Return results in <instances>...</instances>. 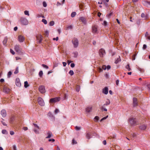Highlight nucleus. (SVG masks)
<instances>
[{
	"mask_svg": "<svg viewBox=\"0 0 150 150\" xmlns=\"http://www.w3.org/2000/svg\"><path fill=\"white\" fill-rule=\"evenodd\" d=\"M19 22L20 24L23 25H27L29 23L27 19L23 17H21L20 19Z\"/></svg>",
	"mask_w": 150,
	"mask_h": 150,
	"instance_id": "f257e3e1",
	"label": "nucleus"
},
{
	"mask_svg": "<svg viewBox=\"0 0 150 150\" xmlns=\"http://www.w3.org/2000/svg\"><path fill=\"white\" fill-rule=\"evenodd\" d=\"M129 123L132 125H137L138 122L136 118L131 117L129 119Z\"/></svg>",
	"mask_w": 150,
	"mask_h": 150,
	"instance_id": "f03ea898",
	"label": "nucleus"
},
{
	"mask_svg": "<svg viewBox=\"0 0 150 150\" xmlns=\"http://www.w3.org/2000/svg\"><path fill=\"white\" fill-rule=\"evenodd\" d=\"M38 101L39 104L41 106H44L45 105V103L41 97H39L38 98Z\"/></svg>",
	"mask_w": 150,
	"mask_h": 150,
	"instance_id": "7ed1b4c3",
	"label": "nucleus"
},
{
	"mask_svg": "<svg viewBox=\"0 0 150 150\" xmlns=\"http://www.w3.org/2000/svg\"><path fill=\"white\" fill-rule=\"evenodd\" d=\"M15 50L18 53L20 54L21 52V46L19 45H16L15 46Z\"/></svg>",
	"mask_w": 150,
	"mask_h": 150,
	"instance_id": "20e7f679",
	"label": "nucleus"
},
{
	"mask_svg": "<svg viewBox=\"0 0 150 150\" xmlns=\"http://www.w3.org/2000/svg\"><path fill=\"white\" fill-rule=\"evenodd\" d=\"M72 42L74 47H77L78 45V41L76 38H74L72 40Z\"/></svg>",
	"mask_w": 150,
	"mask_h": 150,
	"instance_id": "39448f33",
	"label": "nucleus"
},
{
	"mask_svg": "<svg viewBox=\"0 0 150 150\" xmlns=\"http://www.w3.org/2000/svg\"><path fill=\"white\" fill-rule=\"evenodd\" d=\"M39 91L42 93H44L46 92L45 87L43 86H40L38 88Z\"/></svg>",
	"mask_w": 150,
	"mask_h": 150,
	"instance_id": "423d86ee",
	"label": "nucleus"
},
{
	"mask_svg": "<svg viewBox=\"0 0 150 150\" xmlns=\"http://www.w3.org/2000/svg\"><path fill=\"white\" fill-rule=\"evenodd\" d=\"M60 100V98L56 97L51 98L50 100V102L51 103H53L59 101Z\"/></svg>",
	"mask_w": 150,
	"mask_h": 150,
	"instance_id": "0eeeda50",
	"label": "nucleus"
},
{
	"mask_svg": "<svg viewBox=\"0 0 150 150\" xmlns=\"http://www.w3.org/2000/svg\"><path fill=\"white\" fill-rule=\"evenodd\" d=\"M99 55L101 57H103V55L105 54V50L103 48L99 50Z\"/></svg>",
	"mask_w": 150,
	"mask_h": 150,
	"instance_id": "6e6552de",
	"label": "nucleus"
},
{
	"mask_svg": "<svg viewBox=\"0 0 150 150\" xmlns=\"http://www.w3.org/2000/svg\"><path fill=\"white\" fill-rule=\"evenodd\" d=\"M18 40L19 42H22L25 40V38L22 35H20L18 36Z\"/></svg>",
	"mask_w": 150,
	"mask_h": 150,
	"instance_id": "1a4fd4ad",
	"label": "nucleus"
},
{
	"mask_svg": "<svg viewBox=\"0 0 150 150\" xmlns=\"http://www.w3.org/2000/svg\"><path fill=\"white\" fill-rule=\"evenodd\" d=\"M16 85L18 87H20L21 86V84L20 81L19 79L18 78L16 79Z\"/></svg>",
	"mask_w": 150,
	"mask_h": 150,
	"instance_id": "9d476101",
	"label": "nucleus"
},
{
	"mask_svg": "<svg viewBox=\"0 0 150 150\" xmlns=\"http://www.w3.org/2000/svg\"><path fill=\"white\" fill-rule=\"evenodd\" d=\"M142 3L144 5L149 7H150V2L147 1H144Z\"/></svg>",
	"mask_w": 150,
	"mask_h": 150,
	"instance_id": "9b49d317",
	"label": "nucleus"
},
{
	"mask_svg": "<svg viewBox=\"0 0 150 150\" xmlns=\"http://www.w3.org/2000/svg\"><path fill=\"white\" fill-rule=\"evenodd\" d=\"M133 104L134 107H136L137 105L138 102L137 99L136 98H133Z\"/></svg>",
	"mask_w": 150,
	"mask_h": 150,
	"instance_id": "f8f14e48",
	"label": "nucleus"
},
{
	"mask_svg": "<svg viewBox=\"0 0 150 150\" xmlns=\"http://www.w3.org/2000/svg\"><path fill=\"white\" fill-rule=\"evenodd\" d=\"M16 118L15 116L14 115H12L10 118V123L13 124Z\"/></svg>",
	"mask_w": 150,
	"mask_h": 150,
	"instance_id": "ddd939ff",
	"label": "nucleus"
},
{
	"mask_svg": "<svg viewBox=\"0 0 150 150\" xmlns=\"http://www.w3.org/2000/svg\"><path fill=\"white\" fill-rule=\"evenodd\" d=\"M80 21H81L84 24H86V21L84 18L81 17L79 19Z\"/></svg>",
	"mask_w": 150,
	"mask_h": 150,
	"instance_id": "4468645a",
	"label": "nucleus"
},
{
	"mask_svg": "<svg viewBox=\"0 0 150 150\" xmlns=\"http://www.w3.org/2000/svg\"><path fill=\"white\" fill-rule=\"evenodd\" d=\"M1 114L3 117H5L6 115V110H2L1 111Z\"/></svg>",
	"mask_w": 150,
	"mask_h": 150,
	"instance_id": "2eb2a0df",
	"label": "nucleus"
},
{
	"mask_svg": "<svg viewBox=\"0 0 150 150\" xmlns=\"http://www.w3.org/2000/svg\"><path fill=\"white\" fill-rule=\"evenodd\" d=\"M3 91L6 93H8L10 91V89L6 87H4L3 88Z\"/></svg>",
	"mask_w": 150,
	"mask_h": 150,
	"instance_id": "dca6fc26",
	"label": "nucleus"
},
{
	"mask_svg": "<svg viewBox=\"0 0 150 150\" xmlns=\"http://www.w3.org/2000/svg\"><path fill=\"white\" fill-rule=\"evenodd\" d=\"M43 38L42 35H39L38 37H37V39L39 40V43H40L42 42Z\"/></svg>",
	"mask_w": 150,
	"mask_h": 150,
	"instance_id": "f3484780",
	"label": "nucleus"
},
{
	"mask_svg": "<svg viewBox=\"0 0 150 150\" xmlns=\"http://www.w3.org/2000/svg\"><path fill=\"white\" fill-rule=\"evenodd\" d=\"M92 110V107L89 106L87 107L86 109V111L88 113H89L91 112Z\"/></svg>",
	"mask_w": 150,
	"mask_h": 150,
	"instance_id": "a211bd4d",
	"label": "nucleus"
},
{
	"mask_svg": "<svg viewBox=\"0 0 150 150\" xmlns=\"http://www.w3.org/2000/svg\"><path fill=\"white\" fill-rule=\"evenodd\" d=\"M103 93L105 94H107L108 93V88L107 87H105L103 89Z\"/></svg>",
	"mask_w": 150,
	"mask_h": 150,
	"instance_id": "6ab92c4d",
	"label": "nucleus"
},
{
	"mask_svg": "<svg viewBox=\"0 0 150 150\" xmlns=\"http://www.w3.org/2000/svg\"><path fill=\"white\" fill-rule=\"evenodd\" d=\"M92 32L93 33H96L97 32V27L95 26H93L92 28Z\"/></svg>",
	"mask_w": 150,
	"mask_h": 150,
	"instance_id": "aec40b11",
	"label": "nucleus"
},
{
	"mask_svg": "<svg viewBox=\"0 0 150 150\" xmlns=\"http://www.w3.org/2000/svg\"><path fill=\"white\" fill-rule=\"evenodd\" d=\"M146 126L145 125H142L139 127V128L142 130H145L146 129Z\"/></svg>",
	"mask_w": 150,
	"mask_h": 150,
	"instance_id": "412c9836",
	"label": "nucleus"
},
{
	"mask_svg": "<svg viewBox=\"0 0 150 150\" xmlns=\"http://www.w3.org/2000/svg\"><path fill=\"white\" fill-rule=\"evenodd\" d=\"M47 134L48 136L46 137V138H49L53 136L52 133L50 131H49L47 133Z\"/></svg>",
	"mask_w": 150,
	"mask_h": 150,
	"instance_id": "4be33fe9",
	"label": "nucleus"
},
{
	"mask_svg": "<svg viewBox=\"0 0 150 150\" xmlns=\"http://www.w3.org/2000/svg\"><path fill=\"white\" fill-rule=\"evenodd\" d=\"M110 100H109L108 99L107 101L105 102V103H104L103 106H105L108 105L110 104Z\"/></svg>",
	"mask_w": 150,
	"mask_h": 150,
	"instance_id": "5701e85b",
	"label": "nucleus"
},
{
	"mask_svg": "<svg viewBox=\"0 0 150 150\" xmlns=\"http://www.w3.org/2000/svg\"><path fill=\"white\" fill-rule=\"evenodd\" d=\"M8 38L7 37H5L3 41V44L4 45H6L7 41Z\"/></svg>",
	"mask_w": 150,
	"mask_h": 150,
	"instance_id": "b1692460",
	"label": "nucleus"
},
{
	"mask_svg": "<svg viewBox=\"0 0 150 150\" xmlns=\"http://www.w3.org/2000/svg\"><path fill=\"white\" fill-rule=\"evenodd\" d=\"M100 109L101 110L103 111H107V109L105 108V106H102L100 108Z\"/></svg>",
	"mask_w": 150,
	"mask_h": 150,
	"instance_id": "393cba45",
	"label": "nucleus"
},
{
	"mask_svg": "<svg viewBox=\"0 0 150 150\" xmlns=\"http://www.w3.org/2000/svg\"><path fill=\"white\" fill-rule=\"evenodd\" d=\"M80 87L79 86L76 85V91L79 92L80 91Z\"/></svg>",
	"mask_w": 150,
	"mask_h": 150,
	"instance_id": "a878e982",
	"label": "nucleus"
},
{
	"mask_svg": "<svg viewBox=\"0 0 150 150\" xmlns=\"http://www.w3.org/2000/svg\"><path fill=\"white\" fill-rule=\"evenodd\" d=\"M28 83L27 81H25L24 82V87L25 88H26L29 86Z\"/></svg>",
	"mask_w": 150,
	"mask_h": 150,
	"instance_id": "bb28decb",
	"label": "nucleus"
},
{
	"mask_svg": "<svg viewBox=\"0 0 150 150\" xmlns=\"http://www.w3.org/2000/svg\"><path fill=\"white\" fill-rule=\"evenodd\" d=\"M91 135L89 133H87L86 137L87 139H89L91 138Z\"/></svg>",
	"mask_w": 150,
	"mask_h": 150,
	"instance_id": "cd10ccee",
	"label": "nucleus"
},
{
	"mask_svg": "<svg viewBox=\"0 0 150 150\" xmlns=\"http://www.w3.org/2000/svg\"><path fill=\"white\" fill-rule=\"evenodd\" d=\"M126 68L127 69L128 71H130L131 70V69L130 68L129 65V64L126 66Z\"/></svg>",
	"mask_w": 150,
	"mask_h": 150,
	"instance_id": "c85d7f7f",
	"label": "nucleus"
},
{
	"mask_svg": "<svg viewBox=\"0 0 150 150\" xmlns=\"http://www.w3.org/2000/svg\"><path fill=\"white\" fill-rule=\"evenodd\" d=\"M42 21L43 23L45 24H47V20L44 19H43L42 20Z\"/></svg>",
	"mask_w": 150,
	"mask_h": 150,
	"instance_id": "c756f323",
	"label": "nucleus"
},
{
	"mask_svg": "<svg viewBox=\"0 0 150 150\" xmlns=\"http://www.w3.org/2000/svg\"><path fill=\"white\" fill-rule=\"evenodd\" d=\"M33 131L35 134H39V131L38 130L36 129H33Z\"/></svg>",
	"mask_w": 150,
	"mask_h": 150,
	"instance_id": "7c9ffc66",
	"label": "nucleus"
},
{
	"mask_svg": "<svg viewBox=\"0 0 150 150\" xmlns=\"http://www.w3.org/2000/svg\"><path fill=\"white\" fill-rule=\"evenodd\" d=\"M43 71H40L39 72V75L40 77H41L43 75Z\"/></svg>",
	"mask_w": 150,
	"mask_h": 150,
	"instance_id": "2f4dec72",
	"label": "nucleus"
},
{
	"mask_svg": "<svg viewBox=\"0 0 150 150\" xmlns=\"http://www.w3.org/2000/svg\"><path fill=\"white\" fill-rule=\"evenodd\" d=\"M18 67H17L16 68V70L14 72V73L15 74H18Z\"/></svg>",
	"mask_w": 150,
	"mask_h": 150,
	"instance_id": "473e14b6",
	"label": "nucleus"
},
{
	"mask_svg": "<svg viewBox=\"0 0 150 150\" xmlns=\"http://www.w3.org/2000/svg\"><path fill=\"white\" fill-rule=\"evenodd\" d=\"M76 13L75 12H73L71 15V16L72 17H74L76 15Z\"/></svg>",
	"mask_w": 150,
	"mask_h": 150,
	"instance_id": "72a5a7b5",
	"label": "nucleus"
},
{
	"mask_svg": "<svg viewBox=\"0 0 150 150\" xmlns=\"http://www.w3.org/2000/svg\"><path fill=\"white\" fill-rule=\"evenodd\" d=\"M54 22L53 21H50V26H53L54 25Z\"/></svg>",
	"mask_w": 150,
	"mask_h": 150,
	"instance_id": "f704fd0d",
	"label": "nucleus"
},
{
	"mask_svg": "<svg viewBox=\"0 0 150 150\" xmlns=\"http://www.w3.org/2000/svg\"><path fill=\"white\" fill-rule=\"evenodd\" d=\"M69 73L71 76H72L74 74V72L73 71L71 70L69 71Z\"/></svg>",
	"mask_w": 150,
	"mask_h": 150,
	"instance_id": "c9c22d12",
	"label": "nucleus"
},
{
	"mask_svg": "<svg viewBox=\"0 0 150 150\" xmlns=\"http://www.w3.org/2000/svg\"><path fill=\"white\" fill-rule=\"evenodd\" d=\"M24 13L25 15L29 16V13L28 11L26 10L24 11Z\"/></svg>",
	"mask_w": 150,
	"mask_h": 150,
	"instance_id": "e433bc0d",
	"label": "nucleus"
},
{
	"mask_svg": "<svg viewBox=\"0 0 150 150\" xmlns=\"http://www.w3.org/2000/svg\"><path fill=\"white\" fill-rule=\"evenodd\" d=\"M42 66L43 67L46 69H48V67L47 65L44 64H42Z\"/></svg>",
	"mask_w": 150,
	"mask_h": 150,
	"instance_id": "4c0bfd02",
	"label": "nucleus"
},
{
	"mask_svg": "<svg viewBox=\"0 0 150 150\" xmlns=\"http://www.w3.org/2000/svg\"><path fill=\"white\" fill-rule=\"evenodd\" d=\"M12 74V72L11 71H9L8 74V76L9 78L10 77Z\"/></svg>",
	"mask_w": 150,
	"mask_h": 150,
	"instance_id": "58836bf2",
	"label": "nucleus"
},
{
	"mask_svg": "<svg viewBox=\"0 0 150 150\" xmlns=\"http://www.w3.org/2000/svg\"><path fill=\"white\" fill-rule=\"evenodd\" d=\"M112 13L111 12L109 14H108L107 15V16L108 17V18H109L110 17V16L112 15Z\"/></svg>",
	"mask_w": 150,
	"mask_h": 150,
	"instance_id": "ea45409f",
	"label": "nucleus"
},
{
	"mask_svg": "<svg viewBox=\"0 0 150 150\" xmlns=\"http://www.w3.org/2000/svg\"><path fill=\"white\" fill-rule=\"evenodd\" d=\"M59 112V110L57 109H55L54 111V113L55 114H56L58 113Z\"/></svg>",
	"mask_w": 150,
	"mask_h": 150,
	"instance_id": "a19ab883",
	"label": "nucleus"
},
{
	"mask_svg": "<svg viewBox=\"0 0 150 150\" xmlns=\"http://www.w3.org/2000/svg\"><path fill=\"white\" fill-rule=\"evenodd\" d=\"M33 125L35 127L37 128L38 129H39V127L37 124H35V123H33Z\"/></svg>",
	"mask_w": 150,
	"mask_h": 150,
	"instance_id": "79ce46f5",
	"label": "nucleus"
},
{
	"mask_svg": "<svg viewBox=\"0 0 150 150\" xmlns=\"http://www.w3.org/2000/svg\"><path fill=\"white\" fill-rule=\"evenodd\" d=\"M75 129L77 130H79L81 128L80 127H78L77 126H76L75 127Z\"/></svg>",
	"mask_w": 150,
	"mask_h": 150,
	"instance_id": "37998d69",
	"label": "nucleus"
},
{
	"mask_svg": "<svg viewBox=\"0 0 150 150\" xmlns=\"http://www.w3.org/2000/svg\"><path fill=\"white\" fill-rule=\"evenodd\" d=\"M120 58H117V60L115 61V63L117 64L120 61Z\"/></svg>",
	"mask_w": 150,
	"mask_h": 150,
	"instance_id": "c03bdc74",
	"label": "nucleus"
},
{
	"mask_svg": "<svg viewBox=\"0 0 150 150\" xmlns=\"http://www.w3.org/2000/svg\"><path fill=\"white\" fill-rule=\"evenodd\" d=\"M43 5L44 7H46L47 6V4L44 1L43 2Z\"/></svg>",
	"mask_w": 150,
	"mask_h": 150,
	"instance_id": "a18cd8bd",
	"label": "nucleus"
},
{
	"mask_svg": "<svg viewBox=\"0 0 150 150\" xmlns=\"http://www.w3.org/2000/svg\"><path fill=\"white\" fill-rule=\"evenodd\" d=\"M10 134L11 135H12L14 134V132L13 131H11L10 132Z\"/></svg>",
	"mask_w": 150,
	"mask_h": 150,
	"instance_id": "49530a36",
	"label": "nucleus"
},
{
	"mask_svg": "<svg viewBox=\"0 0 150 150\" xmlns=\"http://www.w3.org/2000/svg\"><path fill=\"white\" fill-rule=\"evenodd\" d=\"M10 52L13 55L15 53L11 49H10Z\"/></svg>",
	"mask_w": 150,
	"mask_h": 150,
	"instance_id": "de8ad7c7",
	"label": "nucleus"
},
{
	"mask_svg": "<svg viewBox=\"0 0 150 150\" xmlns=\"http://www.w3.org/2000/svg\"><path fill=\"white\" fill-rule=\"evenodd\" d=\"M136 55V54H135L134 55H133L132 56V60H134L135 59V57Z\"/></svg>",
	"mask_w": 150,
	"mask_h": 150,
	"instance_id": "09e8293b",
	"label": "nucleus"
},
{
	"mask_svg": "<svg viewBox=\"0 0 150 150\" xmlns=\"http://www.w3.org/2000/svg\"><path fill=\"white\" fill-rule=\"evenodd\" d=\"M13 150H17L16 147L15 145H14L13 146Z\"/></svg>",
	"mask_w": 150,
	"mask_h": 150,
	"instance_id": "8fccbe9b",
	"label": "nucleus"
},
{
	"mask_svg": "<svg viewBox=\"0 0 150 150\" xmlns=\"http://www.w3.org/2000/svg\"><path fill=\"white\" fill-rule=\"evenodd\" d=\"M6 131L5 129L3 130L2 131V132L3 134H6Z\"/></svg>",
	"mask_w": 150,
	"mask_h": 150,
	"instance_id": "3c124183",
	"label": "nucleus"
},
{
	"mask_svg": "<svg viewBox=\"0 0 150 150\" xmlns=\"http://www.w3.org/2000/svg\"><path fill=\"white\" fill-rule=\"evenodd\" d=\"M102 68L103 69L105 70L106 69V66L105 65H103L102 66Z\"/></svg>",
	"mask_w": 150,
	"mask_h": 150,
	"instance_id": "603ef678",
	"label": "nucleus"
},
{
	"mask_svg": "<svg viewBox=\"0 0 150 150\" xmlns=\"http://www.w3.org/2000/svg\"><path fill=\"white\" fill-rule=\"evenodd\" d=\"M141 23V21L140 20H138L137 22V23L138 25H139Z\"/></svg>",
	"mask_w": 150,
	"mask_h": 150,
	"instance_id": "864d4df0",
	"label": "nucleus"
},
{
	"mask_svg": "<svg viewBox=\"0 0 150 150\" xmlns=\"http://www.w3.org/2000/svg\"><path fill=\"white\" fill-rule=\"evenodd\" d=\"M94 119L98 121L99 119V117L98 116H96L94 117Z\"/></svg>",
	"mask_w": 150,
	"mask_h": 150,
	"instance_id": "5fc2aeb1",
	"label": "nucleus"
},
{
	"mask_svg": "<svg viewBox=\"0 0 150 150\" xmlns=\"http://www.w3.org/2000/svg\"><path fill=\"white\" fill-rule=\"evenodd\" d=\"M146 45L145 44L143 46V49L145 50L146 49Z\"/></svg>",
	"mask_w": 150,
	"mask_h": 150,
	"instance_id": "6e6d98bb",
	"label": "nucleus"
},
{
	"mask_svg": "<svg viewBox=\"0 0 150 150\" xmlns=\"http://www.w3.org/2000/svg\"><path fill=\"white\" fill-rule=\"evenodd\" d=\"M1 122L4 125V126H6L7 125L6 124V123L5 122H4V121H1Z\"/></svg>",
	"mask_w": 150,
	"mask_h": 150,
	"instance_id": "4d7b16f0",
	"label": "nucleus"
},
{
	"mask_svg": "<svg viewBox=\"0 0 150 150\" xmlns=\"http://www.w3.org/2000/svg\"><path fill=\"white\" fill-rule=\"evenodd\" d=\"M103 24L105 26L107 25V22L105 21H104L103 22Z\"/></svg>",
	"mask_w": 150,
	"mask_h": 150,
	"instance_id": "13d9d810",
	"label": "nucleus"
},
{
	"mask_svg": "<svg viewBox=\"0 0 150 150\" xmlns=\"http://www.w3.org/2000/svg\"><path fill=\"white\" fill-rule=\"evenodd\" d=\"M74 57H76L78 55V53L77 52H74Z\"/></svg>",
	"mask_w": 150,
	"mask_h": 150,
	"instance_id": "bf43d9fd",
	"label": "nucleus"
},
{
	"mask_svg": "<svg viewBox=\"0 0 150 150\" xmlns=\"http://www.w3.org/2000/svg\"><path fill=\"white\" fill-rule=\"evenodd\" d=\"M58 37H57L56 38H53V40H56V41H57L58 40Z\"/></svg>",
	"mask_w": 150,
	"mask_h": 150,
	"instance_id": "052dcab7",
	"label": "nucleus"
},
{
	"mask_svg": "<svg viewBox=\"0 0 150 150\" xmlns=\"http://www.w3.org/2000/svg\"><path fill=\"white\" fill-rule=\"evenodd\" d=\"M146 16L145 15L144 13H142L141 14V17L143 18L145 17Z\"/></svg>",
	"mask_w": 150,
	"mask_h": 150,
	"instance_id": "680f3d73",
	"label": "nucleus"
},
{
	"mask_svg": "<svg viewBox=\"0 0 150 150\" xmlns=\"http://www.w3.org/2000/svg\"><path fill=\"white\" fill-rule=\"evenodd\" d=\"M111 68V67L110 65H108L107 67H106V69L108 70H109Z\"/></svg>",
	"mask_w": 150,
	"mask_h": 150,
	"instance_id": "e2e57ef3",
	"label": "nucleus"
},
{
	"mask_svg": "<svg viewBox=\"0 0 150 150\" xmlns=\"http://www.w3.org/2000/svg\"><path fill=\"white\" fill-rule=\"evenodd\" d=\"M75 66V64H74V63H71V67H74Z\"/></svg>",
	"mask_w": 150,
	"mask_h": 150,
	"instance_id": "0e129e2a",
	"label": "nucleus"
},
{
	"mask_svg": "<svg viewBox=\"0 0 150 150\" xmlns=\"http://www.w3.org/2000/svg\"><path fill=\"white\" fill-rule=\"evenodd\" d=\"M72 143L73 144H76V142L74 140V139H73L72 140Z\"/></svg>",
	"mask_w": 150,
	"mask_h": 150,
	"instance_id": "69168bd1",
	"label": "nucleus"
},
{
	"mask_svg": "<svg viewBox=\"0 0 150 150\" xmlns=\"http://www.w3.org/2000/svg\"><path fill=\"white\" fill-rule=\"evenodd\" d=\"M116 84L118 86V85L119 83V80H117L116 81Z\"/></svg>",
	"mask_w": 150,
	"mask_h": 150,
	"instance_id": "338daca9",
	"label": "nucleus"
},
{
	"mask_svg": "<svg viewBox=\"0 0 150 150\" xmlns=\"http://www.w3.org/2000/svg\"><path fill=\"white\" fill-rule=\"evenodd\" d=\"M72 28V26L71 25H70L68 26L67 28L68 29H71Z\"/></svg>",
	"mask_w": 150,
	"mask_h": 150,
	"instance_id": "774afa93",
	"label": "nucleus"
}]
</instances>
